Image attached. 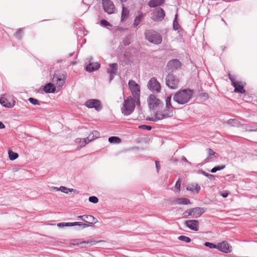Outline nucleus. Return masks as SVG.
Wrapping results in <instances>:
<instances>
[{
  "label": "nucleus",
  "mask_w": 257,
  "mask_h": 257,
  "mask_svg": "<svg viewBox=\"0 0 257 257\" xmlns=\"http://www.w3.org/2000/svg\"><path fill=\"white\" fill-rule=\"evenodd\" d=\"M193 208L188 209L186 210L184 213L183 215H184V217H187L188 216L192 215Z\"/></svg>",
  "instance_id": "c03bdc74"
},
{
  "label": "nucleus",
  "mask_w": 257,
  "mask_h": 257,
  "mask_svg": "<svg viewBox=\"0 0 257 257\" xmlns=\"http://www.w3.org/2000/svg\"><path fill=\"white\" fill-rule=\"evenodd\" d=\"M179 80L173 74H168L166 77V84L171 89H176L179 85Z\"/></svg>",
  "instance_id": "0eeeda50"
},
{
  "label": "nucleus",
  "mask_w": 257,
  "mask_h": 257,
  "mask_svg": "<svg viewBox=\"0 0 257 257\" xmlns=\"http://www.w3.org/2000/svg\"><path fill=\"white\" fill-rule=\"evenodd\" d=\"M52 189H54V190H56L57 191H60L59 187L58 188V187H52Z\"/></svg>",
  "instance_id": "0e129e2a"
},
{
  "label": "nucleus",
  "mask_w": 257,
  "mask_h": 257,
  "mask_svg": "<svg viewBox=\"0 0 257 257\" xmlns=\"http://www.w3.org/2000/svg\"><path fill=\"white\" fill-rule=\"evenodd\" d=\"M0 103L3 106L7 108H12L15 105V102H10L7 98L5 97H0Z\"/></svg>",
  "instance_id": "412c9836"
},
{
  "label": "nucleus",
  "mask_w": 257,
  "mask_h": 257,
  "mask_svg": "<svg viewBox=\"0 0 257 257\" xmlns=\"http://www.w3.org/2000/svg\"><path fill=\"white\" fill-rule=\"evenodd\" d=\"M147 87L151 91L154 93H159L161 90V84L155 77L150 79L148 83Z\"/></svg>",
  "instance_id": "39448f33"
},
{
  "label": "nucleus",
  "mask_w": 257,
  "mask_h": 257,
  "mask_svg": "<svg viewBox=\"0 0 257 257\" xmlns=\"http://www.w3.org/2000/svg\"><path fill=\"white\" fill-rule=\"evenodd\" d=\"M228 77L230 81H231L232 85H233V84L235 83L237 81H235V78L233 76H232L230 74H228Z\"/></svg>",
  "instance_id": "3c124183"
},
{
  "label": "nucleus",
  "mask_w": 257,
  "mask_h": 257,
  "mask_svg": "<svg viewBox=\"0 0 257 257\" xmlns=\"http://www.w3.org/2000/svg\"><path fill=\"white\" fill-rule=\"evenodd\" d=\"M101 241H96L95 240H88L81 241L79 239H74L71 241V243L74 245H81L82 247L85 246L86 244H89L90 245H93L96 243L99 242Z\"/></svg>",
  "instance_id": "ddd939ff"
},
{
  "label": "nucleus",
  "mask_w": 257,
  "mask_h": 257,
  "mask_svg": "<svg viewBox=\"0 0 257 257\" xmlns=\"http://www.w3.org/2000/svg\"><path fill=\"white\" fill-rule=\"evenodd\" d=\"M177 14L175 15V18L173 22V28L175 30H178L180 29V26L177 20Z\"/></svg>",
  "instance_id": "4c0bfd02"
},
{
  "label": "nucleus",
  "mask_w": 257,
  "mask_h": 257,
  "mask_svg": "<svg viewBox=\"0 0 257 257\" xmlns=\"http://www.w3.org/2000/svg\"><path fill=\"white\" fill-rule=\"evenodd\" d=\"M84 105L88 108H94L97 111H99L102 108L100 101L96 99H90L87 100Z\"/></svg>",
  "instance_id": "9d476101"
},
{
  "label": "nucleus",
  "mask_w": 257,
  "mask_h": 257,
  "mask_svg": "<svg viewBox=\"0 0 257 257\" xmlns=\"http://www.w3.org/2000/svg\"><path fill=\"white\" fill-rule=\"evenodd\" d=\"M117 70V65L116 63H112L109 65V68L107 69V73L109 74V81H111Z\"/></svg>",
  "instance_id": "a211bd4d"
},
{
  "label": "nucleus",
  "mask_w": 257,
  "mask_h": 257,
  "mask_svg": "<svg viewBox=\"0 0 257 257\" xmlns=\"http://www.w3.org/2000/svg\"><path fill=\"white\" fill-rule=\"evenodd\" d=\"M6 127L5 124L1 121H0V129H3Z\"/></svg>",
  "instance_id": "bf43d9fd"
},
{
  "label": "nucleus",
  "mask_w": 257,
  "mask_h": 257,
  "mask_svg": "<svg viewBox=\"0 0 257 257\" xmlns=\"http://www.w3.org/2000/svg\"><path fill=\"white\" fill-rule=\"evenodd\" d=\"M225 168V165H222V166H216L214 168H213L211 170H210V172L211 173H215L216 172H217V171H220V170H221L223 169H224Z\"/></svg>",
  "instance_id": "c9c22d12"
},
{
  "label": "nucleus",
  "mask_w": 257,
  "mask_h": 257,
  "mask_svg": "<svg viewBox=\"0 0 257 257\" xmlns=\"http://www.w3.org/2000/svg\"><path fill=\"white\" fill-rule=\"evenodd\" d=\"M108 141L110 143L118 144L121 142V140L117 137H111L108 138Z\"/></svg>",
  "instance_id": "473e14b6"
},
{
  "label": "nucleus",
  "mask_w": 257,
  "mask_h": 257,
  "mask_svg": "<svg viewBox=\"0 0 257 257\" xmlns=\"http://www.w3.org/2000/svg\"><path fill=\"white\" fill-rule=\"evenodd\" d=\"M165 0H151L149 3L148 5L151 8H155L161 5L164 2Z\"/></svg>",
  "instance_id": "bb28decb"
},
{
  "label": "nucleus",
  "mask_w": 257,
  "mask_h": 257,
  "mask_svg": "<svg viewBox=\"0 0 257 257\" xmlns=\"http://www.w3.org/2000/svg\"><path fill=\"white\" fill-rule=\"evenodd\" d=\"M228 193L227 192H223L221 194V196L223 198H226L228 196Z\"/></svg>",
  "instance_id": "4d7b16f0"
},
{
  "label": "nucleus",
  "mask_w": 257,
  "mask_h": 257,
  "mask_svg": "<svg viewBox=\"0 0 257 257\" xmlns=\"http://www.w3.org/2000/svg\"><path fill=\"white\" fill-rule=\"evenodd\" d=\"M217 248L223 252L228 253L231 251V246L226 241H222L217 244Z\"/></svg>",
  "instance_id": "2eb2a0df"
},
{
  "label": "nucleus",
  "mask_w": 257,
  "mask_h": 257,
  "mask_svg": "<svg viewBox=\"0 0 257 257\" xmlns=\"http://www.w3.org/2000/svg\"><path fill=\"white\" fill-rule=\"evenodd\" d=\"M88 200L89 202L93 203H96L98 202V198L96 197L93 196L89 197Z\"/></svg>",
  "instance_id": "a18cd8bd"
},
{
  "label": "nucleus",
  "mask_w": 257,
  "mask_h": 257,
  "mask_svg": "<svg viewBox=\"0 0 257 257\" xmlns=\"http://www.w3.org/2000/svg\"><path fill=\"white\" fill-rule=\"evenodd\" d=\"M178 239L186 242H190L191 241V239L189 237L184 235L179 236Z\"/></svg>",
  "instance_id": "ea45409f"
},
{
  "label": "nucleus",
  "mask_w": 257,
  "mask_h": 257,
  "mask_svg": "<svg viewBox=\"0 0 257 257\" xmlns=\"http://www.w3.org/2000/svg\"><path fill=\"white\" fill-rule=\"evenodd\" d=\"M199 173L202 174V175L207 177L210 180H215V176L213 175L206 173V172H205L204 171H202V170L199 171Z\"/></svg>",
  "instance_id": "72a5a7b5"
},
{
  "label": "nucleus",
  "mask_w": 257,
  "mask_h": 257,
  "mask_svg": "<svg viewBox=\"0 0 257 257\" xmlns=\"http://www.w3.org/2000/svg\"><path fill=\"white\" fill-rule=\"evenodd\" d=\"M59 190L62 192L65 193L66 194H69L70 192L73 193L74 194H78L79 192L76 189H69L65 186H60L59 187Z\"/></svg>",
  "instance_id": "a878e982"
},
{
  "label": "nucleus",
  "mask_w": 257,
  "mask_h": 257,
  "mask_svg": "<svg viewBox=\"0 0 257 257\" xmlns=\"http://www.w3.org/2000/svg\"><path fill=\"white\" fill-rule=\"evenodd\" d=\"M199 221L196 220H188L185 222V225L189 229L198 231L199 229Z\"/></svg>",
  "instance_id": "dca6fc26"
},
{
  "label": "nucleus",
  "mask_w": 257,
  "mask_h": 257,
  "mask_svg": "<svg viewBox=\"0 0 257 257\" xmlns=\"http://www.w3.org/2000/svg\"><path fill=\"white\" fill-rule=\"evenodd\" d=\"M155 164H156V167L157 171L158 172L160 170V166L159 165V162L156 161L155 162Z\"/></svg>",
  "instance_id": "6e6d98bb"
},
{
  "label": "nucleus",
  "mask_w": 257,
  "mask_h": 257,
  "mask_svg": "<svg viewBox=\"0 0 257 257\" xmlns=\"http://www.w3.org/2000/svg\"><path fill=\"white\" fill-rule=\"evenodd\" d=\"M227 123L233 127H239L241 125L240 122L236 119H230L228 120Z\"/></svg>",
  "instance_id": "c85d7f7f"
},
{
  "label": "nucleus",
  "mask_w": 257,
  "mask_h": 257,
  "mask_svg": "<svg viewBox=\"0 0 257 257\" xmlns=\"http://www.w3.org/2000/svg\"><path fill=\"white\" fill-rule=\"evenodd\" d=\"M77 219H81L83 221V215L78 216L77 217Z\"/></svg>",
  "instance_id": "680f3d73"
},
{
  "label": "nucleus",
  "mask_w": 257,
  "mask_h": 257,
  "mask_svg": "<svg viewBox=\"0 0 257 257\" xmlns=\"http://www.w3.org/2000/svg\"><path fill=\"white\" fill-rule=\"evenodd\" d=\"M181 66V62L176 59L169 61L167 64V67L168 71L173 72L179 69Z\"/></svg>",
  "instance_id": "9b49d317"
},
{
  "label": "nucleus",
  "mask_w": 257,
  "mask_h": 257,
  "mask_svg": "<svg viewBox=\"0 0 257 257\" xmlns=\"http://www.w3.org/2000/svg\"><path fill=\"white\" fill-rule=\"evenodd\" d=\"M83 225L84 223L82 222H72V226H79L82 227V228H83Z\"/></svg>",
  "instance_id": "de8ad7c7"
},
{
  "label": "nucleus",
  "mask_w": 257,
  "mask_h": 257,
  "mask_svg": "<svg viewBox=\"0 0 257 257\" xmlns=\"http://www.w3.org/2000/svg\"><path fill=\"white\" fill-rule=\"evenodd\" d=\"M83 225L84 223L82 222H72V226H79L82 227V228H83Z\"/></svg>",
  "instance_id": "09e8293b"
},
{
  "label": "nucleus",
  "mask_w": 257,
  "mask_h": 257,
  "mask_svg": "<svg viewBox=\"0 0 257 257\" xmlns=\"http://www.w3.org/2000/svg\"><path fill=\"white\" fill-rule=\"evenodd\" d=\"M92 133H94V137H95V138H97L99 137V134L97 131H94V132H92Z\"/></svg>",
  "instance_id": "13d9d810"
},
{
  "label": "nucleus",
  "mask_w": 257,
  "mask_h": 257,
  "mask_svg": "<svg viewBox=\"0 0 257 257\" xmlns=\"http://www.w3.org/2000/svg\"><path fill=\"white\" fill-rule=\"evenodd\" d=\"M234 87V91L236 92H239L240 93H244L245 92L243 86L240 84L239 82H237L233 84L232 85Z\"/></svg>",
  "instance_id": "393cba45"
},
{
  "label": "nucleus",
  "mask_w": 257,
  "mask_h": 257,
  "mask_svg": "<svg viewBox=\"0 0 257 257\" xmlns=\"http://www.w3.org/2000/svg\"><path fill=\"white\" fill-rule=\"evenodd\" d=\"M55 90V86L51 83H47L43 87L44 91L47 93H54Z\"/></svg>",
  "instance_id": "4be33fe9"
},
{
  "label": "nucleus",
  "mask_w": 257,
  "mask_h": 257,
  "mask_svg": "<svg viewBox=\"0 0 257 257\" xmlns=\"http://www.w3.org/2000/svg\"><path fill=\"white\" fill-rule=\"evenodd\" d=\"M9 157L11 160L13 161L16 160L18 157V154L12 151H9Z\"/></svg>",
  "instance_id": "f704fd0d"
},
{
  "label": "nucleus",
  "mask_w": 257,
  "mask_h": 257,
  "mask_svg": "<svg viewBox=\"0 0 257 257\" xmlns=\"http://www.w3.org/2000/svg\"><path fill=\"white\" fill-rule=\"evenodd\" d=\"M143 17L144 15L142 13H141L139 15V16L136 17L134 22V27H137L140 24Z\"/></svg>",
  "instance_id": "2f4dec72"
},
{
  "label": "nucleus",
  "mask_w": 257,
  "mask_h": 257,
  "mask_svg": "<svg viewBox=\"0 0 257 257\" xmlns=\"http://www.w3.org/2000/svg\"><path fill=\"white\" fill-rule=\"evenodd\" d=\"M147 101L150 109H155L163 105V103L154 94H151L149 96Z\"/></svg>",
  "instance_id": "423d86ee"
},
{
  "label": "nucleus",
  "mask_w": 257,
  "mask_h": 257,
  "mask_svg": "<svg viewBox=\"0 0 257 257\" xmlns=\"http://www.w3.org/2000/svg\"><path fill=\"white\" fill-rule=\"evenodd\" d=\"M241 127L246 132H257V128H253V127L247 124H241Z\"/></svg>",
  "instance_id": "c756f323"
},
{
  "label": "nucleus",
  "mask_w": 257,
  "mask_h": 257,
  "mask_svg": "<svg viewBox=\"0 0 257 257\" xmlns=\"http://www.w3.org/2000/svg\"><path fill=\"white\" fill-rule=\"evenodd\" d=\"M145 35L146 39L152 43L159 44L162 42L160 35L152 30L147 31Z\"/></svg>",
  "instance_id": "20e7f679"
},
{
  "label": "nucleus",
  "mask_w": 257,
  "mask_h": 257,
  "mask_svg": "<svg viewBox=\"0 0 257 257\" xmlns=\"http://www.w3.org/2000/svg\"><path fill=\"white\" fill-rule=\"evenodd\" d=\"M121 2H126L127 0H120Z\"/></svg>",
  "instance_id": "338daca9"
},
{
  "label": "nucleus",
  "mask_w": 257,
  "mask_h": 257,
  "mask_svg": "<svg viewBox=\"0 0 257 257\" xmlns=\"http://www.w3.org/2000/svg\"><path fill=\"white\" fill-rule=\"evenodd\" d=\"M186 189L188 191H195L196 193H198L200 190V187L198 184L195 183L188 185Z\"/></svg>",
  "instance_id": "5701e85b"
},
{
  "label": "nucleus",
  "mask_w": 257,
  "mask_h": 257,
  "mask_svg": "<svg viewBox=\"0 0 257 257\" xmlns=\"http://www.w3.org/2000/svg\"><path fill=\"white\" fill-rule=\"evenodd\" d=\"M28 100L29 101V102L30 103H31L32 104H33L34 105H40L39 101L35 98L30 97L29 98Z\"/></svg>",
  "instance_id": "37998d69"
},
{
  "label": "nucleus",
  "mask_w": 257,
  "mask_h": 257,
  "mask_svg": "<svg viewBox=\"0 0 257 257\" xmlns=\"http://www.w3.org/2000/svg\"><path fill=\"white\" fill-rule=\"evenodd\" d=\"M190 201L188 198H175V199L172 200L170 202L171 205H188L190 204Z\"/></svg>",
  "instance_id": "f3484780"
},
{
  "label": "nucleus",
  "mask_w": 257,
  "mask_h": 257,
  "mask_svg": "<svg viewBox=\"0 0 257 257\" xmlns=\"http://www.w3.org/2000/svg\"><path fill=\"white\" fill-rule=\"evenodd\" d=\"M65 81V75L63 73L55 74L53 78V81L56 82L59 87L63 85Z\"/></svg>",
  "instance_id": "4468645a"
},
{
  "label": "nucleus",
  "mask_w": 257,
  "mask_h": 257,
  "mask_svg": "<svg viewBox=\"0 0 257 257\" xmlns=\"http://www.w3.org/2000/svg\"><path fill=\"white\" fill-rule=\"evenodd\" d=\"M129 11L127 8L122 6V10L121 12V21L123 22L125 21L128 17Z\"/></svg>",
  "instance_id": "cd10ccee"
},
{
  "label": "nucleus",
  "mask_w": 257,
  "mask_h": 257,
  "mask_svg": "<svg viewBox=\"0 0 257 257\" xmlns=\"http://www.w3.org/2000/svg\"><path fill=\"white\" fill-rule=\"evenodd\" d=\"M57 226L60 227L72 226V222H61L58 223Z\"/></svg>",
  "instance_id": "a19ab883"
},
{
  "label": "nucleus",
  "mask_w": 257,
  "mask_h": 257,
  "mask_svg": "<svg viewBox=\"0 0 257 257\" xmlns=\"http://www.w3.org/2000/svg\"><path fill=\"white\" fill-rule=\"evenodd\" d=\"M139 128H142V129H146L147 130H151V128H152V127L151 126H149V125H140L139 126Z\"/></svg>",
  "instance_id": "603ef678"
},
{
  "label": "nucleus",
  "mask_w": 257,
  "mask_h": 257,
  "mask_svg": "<svg viewBox=\"0 0 257 257\" xmlns=\"http://www.w3.org/2000/svg\"><path fill=\"white\" fill-rule=\"evenodd\" d=\"M205 210L203 208L195 207L193 208L192 216L195 218L199 217L204 212Z\"/></svg>",
  "instance_id": "aec40b11"
},
{
  "label": "nucleus",
  "mask_w": 257,
  "mask_h": 257,
  "mask_svg": "<svg viewBox=\"0 0 257 257\" xmlns=\"http://www.w3.org/2000/svg\"><path fill=\"white\" fill-rule=\"evenodd\" d=\"M193 94V91L190 89L180 90L174 95L173 100L179 104H185L190 101Z\"/></svg>",
  "instance_id": "f257e3e1"
},
{
  "label": "nucleus",
  "mask_w": 257,
  "mask_h": 257,
  "mask_svg": "<svg viewBox=\"0 0 257 257\" xmlns=\"http://www.w3.org/2000/svg\"><path fill=\"white\" fill-rule=\"evenodd\" d=\"M201 96L204 97L205 98L208 97V95L206 93H202Z\"/></svg>",
  "instance_id": "69168bd1"
},
{
  "label": "nucleus",
  "mask_w": 257,
  "mask_h": 257,
  "mask_svg": "<svg viewBox=\"0 0 257 257\" xmlns=\"http://www.w3.org/2000/svg\"><path fill=\"white\" fill-rule=\"evenodd\" d=\"M164 118H165V117L164 116L163 112L158 111L155 113L154 118H152V120L153 121H156L157 120H161Z\"/></svg>",
  "instance_id": "7c9ffc66"
},
{
  "label": "nucleus",
  "mask_w": 257,
  "mask_h": 257,
  "mask_svg": "<svg viewBox=\"0 0 257 257\" xmlns=\"http://www.w3.org/2000/svg\"><path fill=\"white\" fill-rule=\"evenodd\" d=\"M207 153L208 155V157H207V159H209L210 156L214 155L215 153L212 149H207Z\"/></svg>",
  "instance_id": "8fccbe9b"
},
{
  "label": "nucleus",
  "mask_w": 257,
  "mask_h": 257,
  "mask_svg": "<svg viewBox=\"0 0 257 257\" xmlns=\"http://www.w3.org/2000/svg\"><path fill=\"white\" fill-rule=\"evenodd\" d=\"M101 25L104 26H111V25L105 20H102L100 21Z\"/></svg>",
  "instance_id": "49530a36"
},
{
  "label": "nucleus",
  "mask_w": 257,
  "mask_h": 257,
  "mask_svg": "<svg viewBox=\"0 0 257 257\" xmlns=\"http://www.w3.org/2000/svg\"><path fill=\"white\" fill-rule=\"evenodd\" d=\"M137 101L132 96L127 97L123 101L121 107L122 113L125 116L131 114L134 110Z\"/></svg>",
  "instance_id": "f03ea898"
},
{
  "label": "nucleus",
  "mask_w": 257,
  "mask_h": 257,
  "mask_svg": "<svg viewBox=\"0 0 257 257\" xmlns=\"http://www.w3.org/2000/svg\"><path fill=\"white\" fill-rule=\"evenodd\" d=\"M83 225V228L89 226H92V224L96 223L97 221H85Z\"/></svg>",
  "instance_id": "58836bf2"
},
{
  "label": "nucleus",
  "mask_w": 257,
  "mask_h": 257,
  "mask_svg": "<svg viewBox=\"0 0 257 257\" xmlns=\"http://www.w3.org/2000/svg\"><path fill=\"white\" fill-rule=\"evenodd\" d=\"M102 5L104 11L108 14L115 13L116 11L115 6L110 0H102Z\"/></svg>",
  "instance_id": "1a4fd4ad"
},
{
  "label": "nucleus",
  "mask_w": 257,
  "mask_h": 257,
  "mask_svg": "<svg viewBox=\"0 0 257 257\" xmlns=\"http://www.w3.org/2000/svg\"><path fill=\"white\" fill-rule=\"evenodd\" d=\"M165 16V13L163 9L161 8H158L153 11L152 19L156 22L162 21Z\"/></svg>",
  "instance_id": "f8f14e48"
},
{
  "label": "nucleus",
  "mask_w": 257,
  "mask_h": 257,
  "mask_svg": "<svg viewBox=\"0 0 257 257\" xmlns=\"http://www.w3.org/2000/svg\"><path fill=\"white\" fill-rule=\"evenodd\" d=\"M81 140L78 138L75 140V142L77 143H81Z\"/></svg>",
  "instance_id": "e2e57ef3"
},
{
  "label": "nucleus",
  "mask_w": 257,
  "mask_h": 257,
  "mask_svg": "<svg viewBox=\"0 0 257 257\" xmlns=\"http://www.w3.org/2000/svg\"><path fill=\"white\" fill-rule=\"evenodd\" d=\"M83 221H96V219L92 215H83Z\"/></svg>",
  "instance_id": "e433bc0d"
},
{
  "label": "nucleus",
  "mask_w": 257,
  "mask_h": 257,
  "mask_svg": "<svg viewBox=\"0 0 257 257\" xmlns=\"http://www.w3.org/2000/svg\"><path fill=\"white\" fill-rule=\"evenodd\" d=\"M72 55H73V54H72V53L70 54V57L72 56Z\"/></svg>",
  "instance_id": "774afa93"
},
{
  "label": "nucleus",
  "mask_w": 257,
  "mask_h": 257,
  "mask_svg": "<svg viewBox=\"0 0 257 257\" xmlns=\"http://www.w3.org/2000/svg\"><path fill=\"white\" fill-rule=\"evenodd\" d=\"M95 137H94V133H91L90 134L88 137L82 140V143L80 145V147H83L85 146L86 145L93 141V140L95 139Z\"/></svg>",
  "instance_id": "b1692460"
},
{
  "label": "nucleus",
  "mask_w": 257,
  "mask_h": 257,
  "mask_svg": "<svg viewBox=\"0 0 257 257\" xmlns=\"http://www.w3.org/2000/svg\"><path fill=\"white\" fill-rule=\"evenodd\" d=\"M204 245L209 247L210 248H217V244L216 245L213 243L209 242H205L204 243Z\"/></svg>",
  "instance_id": "79ce46f5"
},
{
  "label": "nucleus",
  "mask_w": 257,
  "mask_h": 257,
  "mask_svg": "<svg viewBox=\"0 0 257 257\" xmlns=\"http://www.w3.org/2000/svg\"><path fill=\"white\" fill-rule=\"evenodd\" d=\"M171 96H168L166 99V109L163 111L165 118L172 117L174 113L173 107L171 104Z\"/></svg>",
  "instance_id": "6e6552de"
},
{
  "label": "nucleus",
  "mask_w": 257,
  "mask_h": 257,
  "mask_svg": "<svg viewBox=\"0 0 257 257\" xmlns=\"http://www.w3.org/2000/svg\"><path fill=\"white\" fill-rule=\"evenodd\" d=\"M21 33H22V30H20L18 31L15 34V37L18 39H21Z\"/></svg>",
  "instance_id": "864d4df0"
},
{
  "label": "nucleus",
  "mask_w": 257,
  "mask_h": 257,
  "mask_svg": "<svg viewBox=\"0 0 257 257\" xmlns=\"http://www.w3.org/2000/svg\"><path fill=\"white\" fill-rule=\"evenodd\" d=\"M182 160L183 161H184V162H186L188 163V164H189L190 165H191V163L189 162L188 161L187 159L184 156H183L182 157Z\"/></svg>",
  "instance_id": "052dcab7"
},
{
  "label": "nucleus",
  "mask_w": 257,
  "mask_h": 257,
  "mask_svg": "<svg viewBox=\"0 0 257 257\" xmlns=\"http://www.w3.org/2000/svg\"><path fill=\"white\" fill-rule=\"evenodd\" d=\"M180 186H181V183L179 180H178L176 183L175 188H176V189H177L178 190L179 192L180 191Z\"/></svg>",
  "instance_id": "5fc2aeb1"
},
{
  "label": "nucleus",
  "mask_w": 257,
  "mask_h": 257,
  "mask_svg": "<svg viewBox=\"0 0 257 257\" xmlns=\"http://www.w3.org/2000/svg\"><path fill=\"white\" fill-rule=\"evenodd\" d=\"M129 88L131 91L133 98L137 101V105H139L140 104V88L134 80H130L128 82Z\"/></svg>",
  "instance_id": "7ed1b4c3"
},
{
  "label": "nucleus",
  "mask_w": 257,
  "mask_h": 257,
  "mask_svg": "<svg viewBox=\"0 0 257 257\" xmlns=\"http://www.w3.org/2000/svg\"><path fill=\"white\" fill-rule=\"evenodd\" d=\"M100 66V64L98 63H90L87 65L86 70L89 72H91L98 69Z\"/></svg>",
  "instance_id": "6ab92c4d"
}]
</instances>
